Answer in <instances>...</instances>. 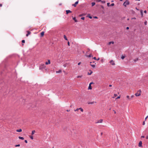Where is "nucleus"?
Listing matches in <instances>:
<instances>
[{"instance_id": "f257e3e1", "label": "nucleus", "mask_w": 148, "mask_h": 148, "mask_svg": "<svg viewBox=\"0 0 148 148\" xmlns=\"http://www.w3.org/2000/svg\"><path fill=\"white\" fill-rule=\"evenodd\" d=\"M141 94V90H138L137 92H136L135 94V95L136 97H138L140 96Z\"/></svg>"}, {"instance_id": "f03ea898", "label": "nucleus", "mask_w": 148, "mask_h": 148, "mask_svg": "<svg viewBox=\"0 0 148 148\" xmlns=\"http://www.w3.org/2000/svg\"><path fill=\"white\" fill-rule=\"evenodd\" d=\"M130 2H129L127 1L126 0L123 3V5L125 7H126L127 5H128L129 4Z\"/></svg>"}, {"instance_id": "7ed1b4c3", "label": "nucleus", "mask_w": 148, "mask_h": 148, "mask_svg": "<svg viewBox=\"0 0 148 148\" xmlns=\"http://www.w3.org/2000/svg\"><path fill=\"white\" fill-rule=\"evenodd\" d=\"M126 100L127 101H130L131 99L130 98V97L129 95H127L126 96Z\"/></svg>"}, {"instance_id": "20e7f679", "label": "nucleus", "mask_w": 148, "mask_h": 148, "mask_svg": "<svg viewBox=\"0 0 148 148\" xmlns=\"http://www.w3.org/2000/svg\"><path fill=\"white\" fill-rule=\"evenodd\" d=\"M110 63L112 65H114L115 64V63L114 62V61H113V60H111Z\"/></svg>"}, {"instance_id": "39448f33", "label": "nucleus", "mask_w": 148, "mask_h": 148, "mask_svg": "<svg viewBox=\"0 0 148 148\" xmlns=\"http://www.w3.org/2000/svg\"><path fill=\"white\" fill-rule=\"evenodd\" d=\"M79 1H77L74 4H73L72 5L74 6L75 7L76 6L77 4L78 3Z\"/></svg>"}, {"instance_id": "423d86ee", "label": "nucleus", "mask_w": 148, "mask_h": 148, "mask_svg": "<svg viewBox=\"0 0 148 148\" xmlns=\"http://www.w3.org/2000/svg\"><path fill=\"white\" fill-rule=\"evenodd\" d=\"M138 146L139 147H142V142L141 141H139V143H138Z\"/></svg>"}, {"instance_id": "0eeeda50", "label": "nucleus", "mask_w": 148, "mask_h": 148, "mask_svg": "<svg viewBox=\"0 0 148 148\" xmlns=\"http://www.w3.org/2000/svg\"><path fill=\"white\" fill-rule=\"evenodd\" d=\"M102 119H100L96 123H102L103 122Z\"/></svg>"}, {"instance_id": "6e6552de", "label": "nucleus", "mask_w": 148, "mask_h": 148, "mask_svg": "<svg viewBox=\"0 0 148 148\" xmlns=\"http://www.w3.org/2000/svg\"><path fill=\"white\" fill-rule=\"evenodd\" d=\"M46 65H48L50 64V60H48L47 62H46L45 63Z\"/></svg>"}, {"instance_id": "1a4fd4ad", "label": "nucleus", "mask_w": 148, "mask_h": 148, "mask_svg": "<svg viewBox=\"0 0 148 148\" xmlns=\"http://www.w3.org/2000/svg\"><path fill=\"white\" fill-rule=\"evenodd\" d=\"M66 14H68V13H71L72 12L70 10H66Z\"/></svg>"}, {"instance_id": "9d476101", "label": "nucleus", "mask_w": 148, "mask_h": 148, "mask_svg": "<svg viewBox=\"0 0 148 148\" xmlns=\"http://www.w3.org/2000/svg\"><path fill=\"white\" fill-rule=\"evenodd\" d=\"M27 34L26 35V36H28L31 33V32L29 31H27Z\"/></svg>"}, {"instance_id": "9b49d317", "label": "nucleus", "mask_w": 148, "mask_h": 148, "mask_svg": "<svg viewBox=\"0 0 148 148\" xmlns=\"http://www.w3.org/2000/svg\"><path fill=\"white\" fill-rule=\"evenodd\" d=\"M22 130L21 129H18V130H16V131L17 132H22Z\"/></svg>"}, {"instance_id": "f8f14e48", "label": "nucleus", "mask_w": 148, "mask_h": 148, "mask_svg": "<svg viewBox=\"0 0 148 148\" xmlns=\"http://www.w3.org/2000/svg\"><path fill=\"white\" fill-rule=\"evenodd\" d=\"M114 42L113 41L110 42L108 43V45H110L111 44H114Z\"/></svg>"}, {"instance_id": "ddd939ff", "label": "nucleus", "mask_w": 148, "mask_h": 148, "mask_svg": "<svg viewBox=\"0 0 148 148\" xmlns=\"http://www.w3.org/2000/svg\"><path fill=\"white\" fill-rule=\"evenodd\" d=\"M44 32H42L40 33V35L41 36H44Z\"/></svg>"}, {"instance_id": "4468645a", "label": "nucleus", "mask_w": 148, "mask_h": 148, "mask_svg": "<svg viewBox=\"0 0 148 148\" xmlns=\"http://www.w3.org/2000/svg\"><path fill=\"white\" fill-rule=\"evenodd\" d=\"M36 132L34 130L32 131V135H33Z\"/></svg>"}, {"instance_id": "2eb2a0df", "label": "nucleus", "mask_w": 148, "mask_h": 148, "mask_svg": "<svg viewBox=\"0 0 148 148\" xmlns=\"http://www.w3.org/2000/svg\"><path fill=\"white\" fill-rule=\"evenodd\" d=\"M94 102H95L92 101V102H89L88 103V104H93Z\"/></svg>"}, {"instance_id": "dca6fc26", "label": "nucleus", "mask_w": 148, "mask_h": 148, "mask_svg": "<svg viewBox=\"0 0 148 148\" xmlns=\"http://www.w3.org/2000/svg\"><path fill=\"white\" fill-rule=\"evenodd\" d=\"M73 19L75 21V22H77V20L76 19V18L75 17H73Z\"/></svg>"}, {"instance_id": "f3484780", "label": "nucleus", "mask_w": 148, "mask_h": 148, "mask_svg": "<svg viewBox=\"0 0 148 148\" xmlns=\"http://www.w3.org/2000/svg\"><path fill=\"white\" fill-rule=\"evenodd\" d=\"M79 110H80V111L82 112H83L84 111L83 109L82 108H79Z\"/></svg>"}, {"instance_id": "a211bd4d", "label": "nucleus", "mask_w": 148, "mask_h": 148, "mask_svg": "<svg viewBox=\"0 0 148 148\" xmlns=\"http://www.w3.org/2000/svg\"><path fill=\"white\" fill-rule=\"evenodd\" d=\"M88 89L89 90H91V89H92V88H91V85H89V87H88Z\"/></svg>"}, {"instance_id": "6ab92c4d", "label": "nucleus", "mask_w": 148, "mask_h": 148, "mask_svg": "<svg viewBox=\"0 0 148 148\" xmlns=\"http://www.w3.org/2000/svg\"><path fill=\"white\" fill-rule=\"evenodd\" d=\"M18 138L19 139H21V140H24V138L23 137H21V136H19L18 137Z\"/></svg>"}, {"instance_id": "aec40b11", "label": "nucleus", "mask_w": 148, "mask_h": 148, "mask_svg": "<svg viewBox=\"0 0 148 148\" xmlns=\"http://www.w3.org/2000/svg\"><path fill=\"white\" fill-rule=\"evenodd\" d=\"M61 72H62V71L60 70H59L58 71H57L56 72V73H61Z\"/></svg>"}, {"instance_id": "412c9836", "label": "nucleus", "mask_w": 148, "mask_h": 148, "mask_svg": "<svg viewBox=\"0 0 148 148\" xmlns=\"http://www.w3.org/2000/svg\"><path fill=\"white\" fill-rule=\"evenodd\" d=\"M138 58H136L134 59V60L135 62H136V61H138Z\"/></svg>"}, {"instance_id": "4be33fe9", "label": "nucleus", "mask_w": 148, "mask_h": 148, "mask_svg": "<svg viewBox=\"0 0 148 148\" xmlns=\"http://www.w3.org/2000/svg\"><path fill=\"white\" fill-rule=\"evenodd\" d=\"M64 38L65 40H68L66 36L65 35H64Z\"/></svg>"}, {"instance_id": "5701e85b", "label": "nucleus", "mask_w": 148, "mask_h": 148, "mask_svg": "<svg viewBox=\"0 0 148 148\" xmlns=\"http://www.w3.org/2000/svg\"><path fill=\"white\" fill-rule=\"evenodd\" d=\"M92 6H93L95 5V3L94 2H92L91 3Z\"/></svg>"}, {"instance_id": "b1692460", "label": "nucleus", "mask_w": 148, "mask_h": 148, "mask_svg": "<svg viewBox=\"0 0 148 148\" xmlns=\"http://www.w3.org/2000/svg\"><path fill=\"white\" fill-rule=\"evenodd\" d=\"M90 73H88V75H91L92 73V71H91L90 70Z\"/></svg>"}, {"instance_id": "393cba45", "label": "nucleus", "mask_w": 148, "mask_h": 148, "mask_svg": "<svg viewBox=\"0 0 148 148\" xmlns=\"http://www.w3.org/2000/svg\"><path fill=\"white\" fill-rule=\"evenodd\" d=\"M134 97V96L133 95H132L130 97V98L131 99V100Z\"/></svg>"}, {"instance_id": "a878e982", "label": "nucleus", "mask_w": 148, "mask_h": 148, "mask_svg": "<svg viewBox=\"0 0 148 148\" xmlns=\"http://www.w3.org/2000/svg\"><path fill=\"white\" fill-rule=\"evenodd\" d=\"M117 96V94H114V96L112 97L113 98H114L115 97H116Z\"/></svg>"}, {"instance_id": "bb28decb", "label": "nucleus", "mask_w": 148, "mask_h": 148, "mask_svg": "<svg viewBox=\"0 0 148 148\" xmlns=\"http://www.w3.org/2000/svg\"><path fill=\"white\" fill-rule=\"evenodd\" d=\"M125 58V56H122L121 57V58L122 59H123Z\"/></svg>"}, {"instance_id": "cd10ccee", "label": "nucleus", "mask_w": 148, "mask_h": 148, "mask_svg": "<svg viewBox=\"0 0 148 148\" xmlns=\"http://www.w3.org/2000/svg\"><path fill=\"white\" fill-rule=\"evenodd\" d=\"M29 137L32 140H33V136H29Z\"/></svg>"}, {"instance_id": "c85d7f7f", "label": "nucleus", "mask_w": 148, "mask_h": 148, "mask_svg": "<svg viewBox=\"0 0 148 148\" xmlns=\"http://www.w3.org/2000/svg\"><path fill=\"white\" fill-rule=\"evenodd\" d=\"M41 66H42V68H44L45 67V66L44 64L42 65Z\"/></svg>"}, {"instance_id": "c756f323", "label": "nucleus", "mask_w": 148, "mask_h": 148, "mask_svg": "<svg viewBox=\"0 0 148 148\" xmlns=\"http://www.w3.org/2000/svg\"><path fill=\"white\" fill-rule=\"evenodd\" d=\"M79 110V108H78L76 110H74L76 112V111H78Z\"/></svg>"}, {"instance_id": "7c9ffc66", "label": "nucleus", "mask_w": 148, "mask_h": 148, "mask_svg": "<svg viewBox=\"0 0 148 148\" xmlns=\"http://www.w3.org/2000/svg\"><path fill=\"white\" fill-rule=\"evenodd\" d=\"M140 13H141V14L142 15V16H143V11L142 10H141L140 11Z\"/></svg>"}, {"instance_id": "2f4dec72", "label": "nucleus", "mask_w": 148, "mask_h": 148, "mask_svg": "<svg viewBox=\"0 0 148 148\" xmlns=\"http://www.w3.org/2000/svg\"><path fill=\"white\" fill-rule=\"evenodd\" d=\"M20 146V144H18V145H15V147H19Z\"/></svg>"}, {"instance_id": "473e14b6", "label": "nucleus", "mask_w": 148, "mask_h": 148, "mask_svg": "<svg viewBox=\"0 0 148 148\" xmlns=\"http://www.w3.org/2000/svg\"><path fill=\"white\" fill-rule=\"evenodd\" d=\"M88 57H92V54H90L88 56Z\"/></svg>"}, {"instance_id": "72a5a7b5", "label": "nucleus", "mask_w": 148, "mask_h": 148, "mask_svg": "<svg viewBox=\"0 0 148 148\" xmlns=\"http://www.w3.org/2000/svg\"><path fill=\"white\" fill-rule=\"evenodd\" d=\"M101 2L102 3H105V2H106L105 1H101Z\"/></svg>"}, {"instance_id": "f704fd0d", "label": "nucleus", "mask_w": 148, "mask_h": 148, "mask_svg": "<svg viewBox=\"0 0 148 148\" xmlns=\"http://www.w3.org/2000/svg\"><path fill=\"white\" fill-rule=\"evenodd\" d=\"M114 3H112L110 5V6H114Z\"/></svg>"}, {"instance_id": "c9c22d12", "label": "nucleus", "mask_w": 148, "mask_h": 148, "mask_svg": "<svg viewBox=\"0 0 148 148\" xmlns=\"http://www.w3.org/2000/svg\"><path fill=\"white\" fill-rule=\"evenodd\" d=\"M147 21H145V22H144V24H145V25H147Z\"/></svg>"}, {"instance_id": "e433bc0d", "label": "nucleus", "mask_w": 148, "mask_h": 148, "mask_svg": "<svg viewBox=\"0 0 148 148\" xmlns=\"http://www.w3.org/2000/svg\"><path fill=\"white\" fill-rule=\"evenodd\" d=\"M82 77V76H77V78H81Z\"/></svg>"}, {"instance_id": "4c0bfd02", "label": "nucleus", "mask_w": 148, "mask_h": 148, "mask_svg": "<svg viewBox=\"0 0 148 148\" xmlns=\"http://www.w3.org/2000/svg\"><path fill=\"white\" fill-rule=\"evenodd\" d=\"M87 16V17H88L89 18H90V19H91V18H92V17L91 16Z\"/></svg>"}, {"instance_id": "58836bf2", "label": "nucleus", "mask_w": 148, "mask_h": 148, "mask_svg": "<svg viewBox=\"0 0 148 148\" xmlns=\"http://www.w3.org/2000/svg\"><path fill=\"white\" fill-rule=\"evenodd\" d=\"M110 3H107V6H110Z\"/></svg>"}, {"instance_id": "ea45409f", "label": "nucleus", "mask_w": 148, "mask_h": 148, "mask_svg": "<svg viewBox=\"0 0 148 148\" xmlns=\"http://www.w3.org/2000/svg\"><path fill=\"white\" fill-rule=\"evenodd\" d=\"M120 95L119 96H118L116 98V99H120Z\"/></svg>"}, {"instance_id": "a19ab883", "label": "nucleus", "mask_w": 148, "mask_h": 148, "mask_svg": "<svg viewBox=\"0 0 148 148\" xmlns=\"http://www.w3.org/2000/svg\"><path fill=\"white\" fill-rule=\"evenodd\" d=\"M22 43H24L25 42V41L24 40H23L22 41Z\"/></svg>"}, {"instance_id": "79ce46f5", "label": "nucleus", "mask_w": 148, "mask_h": 148, "mask_svg": "<svg viewBox=\"0 0 148 148\" xmlns=\"http://www.w3.org/2000/svg\"><path fill=\"white\" fill-rule=\"evenodd\" d=\"M96 1L97 2H99L101 1V0H96Z\"/></svg>"}, {"instance_id": "37998d69", "label": "nucleus", "mask_w": 148, "mask_h": 148, "mask_svg": "<svg viewBox=\"0 0 148 148\" xmlns=\"http://www.w3.org/2000/svg\"><path fill=\"white\" fill-rule=\"evenodd\" d=\"M148 116H147L145 119V121H146V119L148 118Z\"/></svg>"}, {"instance_id": "c03bdc74", "label": "nucleus", "mask_w": 148, "mask_h": 148, "mask_svg": "<svg viewBox=\"0 0 148 148\" xmlns=\"http://www.w3.org/2000/svg\"><path fill=\"white\" fill-rule=\"evenodd\" d=\"M67 44L68 46H70V42L69 41L68 42Z\"/></svg>"}, {"instance_id": "a18cd8bd", "label": "nucleus", "mask_w": 148, "mask_h": 148, "mask_svg": "<svg viewBox=\"0 0 148 148\" xmlns=\"http://www.w3.org/2000/svg\"><path fill=\"white\" fill-rule=\"evenodd\" d=\"M145 124V121H144L143 122V125H144Z\"/></svg>"}, {"instance_id": "49530a36", "label": "nucleus", "mask_w": 148, "mask_h": 148, "mask_svg": "<svg viewBox=\"0 0 148 148\" xmlns=\"http://www.w3.org/2000/svg\"><path fill=\"white\" fill-rule=\"evenodd\" d=\"M84 19H85V18L84 17H82L81 18V19H82L83 20H84Z\"/></svg>"}, {"instance_id": "de8ad7c7", "label": "nucleus", "mask_w": 148, "mask_h": 148, "mask_svg": "<svg viewBox=\"0 0 148 148\" xmlns=\"http://www.w3.org/2000/svg\"><path fill=\"white\" fill-rule=\"evenodd\" d=\"M91 66L93 67H94L95 66V65H91Z\"/></svg>"}, {"instance_id": "09e8293b", "label": "nucleus", "mask_w": 148, "mask_h": 148, "mask_svg": "<svg viewBox=\"0 0 148 148\" xmlns=\"http://www.w3.org/2000/svg\"><path fill=\"white\" fill-rule=\"evenodd\" d=\"M66 64H64L63 65V66L64 67H66Z\"/></svg>"}, {"instance_id": "8fccbe9b", "label": "nucleus", "mask_w": 148, "mask_h": 148, "mask_svg": "<svg viewBox=\"0 0 148 148\" xmlns=\"http://www.w3.org/2000/svg\"><path fill=\"white\" fill-rule=\"evenodd\" d=\"M25 142L26 143H27V141L26 140H25Z\"/></svg>"}, {"instance_id": "3c124183", "label": "nucleus", "mask_w": 148, "mask_h": 148, "mask_svg": "<svg viewBox=\"0 0 148 148\" xmlns=\"http://www.w3.org/2000/svg\"><path fill=\"white\" fill-rule=\"evenodd\" d=\"M132 19H136V18H135V17H134V18H132Z\"/></svg>"}, {"instance_id": "603ef678", "label": "nucleus", "mask_w": 148, "mask_h": 148, "mask_svg": "<svg viewBox=\"0 0 148 148\" xmlns=\"http://www.w3.org/2000/svg\"><path fill=\"white\" fill-rule=\"evenodd\" d=\"M113 111L114 112V114H116V112L114 110H113Z\"/></svg>"}, {"instance_id": "864d4df0", "label": "nucleus", "mask_w": 148, "mask_h": 148, "mask_svg": "<svg viewBox=\"0 0 148 148\" xmlns=\"http://www.w3.org/2000/svg\"><path fill=\"white\" fill-rule=\"evenodd\" d=\"M84 15V14H81V15H80V16H83Z\"/></svg>"}, {"instance_id": "5fc2aeb1", "label": "nucleus", "mask_w": 148, "mask_h": 148, "mask_svg": "<svg viewBox=\"0 0 148 148\" xmlns=\"http://www.w3.org/2000/svg\"><path fill=\"white\" fill-rule=\"evenodd\" d=\"M93 84V83L92 82H91L89 84V85H91V84Z\"/></svg>"}, {"instance_id": "6e6d98bb", "label": "nucleus", "mask_w": 148, "mask_h": 148, "mask_svg": "<svg viewBox=\"0 0 148 148\" xmlns=\"http://www.w3.org/2000/svg\"><path fill=\"white\" fill-rule=\"evenodd\" d=\"M141 138H145V136H141Z\"/></svg>"}, {"instance_id": "4d7b16f0", "label": "nucleus", "mask_w": 148, "mask_h": 148, "mask_svg": "<svg viewBox=\"0 0 148 148\" xmlns=\"http://www.w3.org/2000/svg\"><path fill=\"white\" fill-rule=\"evenodd\" d=\"M144 12L145 13H147V11H146V10H145V11H144Z\"/></svg>"}, {"instance_id": "13d9d810", "label": "nucleus", "mask_w": 148, "mask_h": 148, "mask_svg": "<svg viewBox=\"0 0 148 148\" xmlns=\"http://www.w3.org/2000/svg\"><path fill=\"white\" fill-rule=\"evenodd\" d=\"M93 59L95 60H96V58L95 57H94V58H93Z\"/></svg>"}, {"instance_id": "bf43d9fd", "label": "nucleus", "mask_w": 148, "mask_h": 148, "mask_svg": "<svg viewBox=\"0 0 148 148\" xmlns=\"http://www.w3.org/2000/svg\"><path fill=\"white\" fill-rule=\"evenodd\" d=\"M101 8H103V9H104V7H103V6L101 5Z\"/></svg>"}, {"instance_id": "052dcab7", "label": "nucleus", "mask_w": 148, "mask_h": 148, "mask_svg": "<svg viewBox=\"0 0 148 148\" xmlns=\"http://www.w3.org/2000/svg\"><path fill=\"white\" fill-rule=\"evenodd\" d=\"M129 29V27H126V29Z\"/></svg>"}, {"instance_id": "680f3d73", "label": "nucleus", "mask_w": 148, "mask_h": 148, "mask_svg": "<svg viewBox=\"0 0 148 148\" xmlns=\"http://www.w3.org/2000/svg\"><path fill=\"white\" fill-rule=\"evenodd\" d=\"M80 64H81V62H79V63H78V65H80Z\"/></svg>"}, {"instance_id": "e2e57ef3", "label": "nucleus", "mask_w": 148, "mask_h": 148, "mask_svg": "<svg viewBox=\"0 0 148 148\" xmlns=\"http://www.w3.org/2000/svg\"><path fill=\"white\" fill-rule=\"evenodd\" d=\"M94 18H98L97 17V16H95V17H94Z\"/></svg>"}, {"instance_id": "0e129e2a", "label": "nucleus", "mask_w": 148, "mask_h": 148, "mask_svg": "<svg viewBox=\"0 0 148 148\" xmlns=\"http://www.w3.org/2000/svg\"><path fill=\"white\" fill-rule=\"evenodd\" d=\"M146 138L147 139H148V136H147L146 137Z\"/></svg>"}, {"instance_id": "69168bd1", "label": "nucleus", "mask_w": 148, "mask_h": 148, "mask_svg": "<svg viewBox=\"0 0 148 148\" xmlns=\"http://www.w3.org/2000/svg\"><path fill=\"white\" fill-rule=\"evenodd\" d=\"M109 87H112V85H111V84L109 85Z\"/></svg>"}, {"instance_id": "338daca9", "label": "nucleus", "mask_w": 148, "mask_h": 148, "mask_svg": "<svg viewBox=\"0 0 148 148\" xmlns=\"http://www.w3.org/2000/svg\"><path fill=\"white\" fill-rule=\"evenodd\" d=\"M99 59H100V58H98L96 60H99Z\"/></svg>"}, {"instance_id": "774afa93", "label": "nucleus", "mask_w": 148, "mask_h": 148, "mask_svg": "<svg viewBox=\"0 0 148 148\" xmlns=\"http://www.w3.org/2000/svg\"><path fill=\"white\" fill-rule=\"evenodd\" d=\"M70 111V110H66V111H67V112H69V111Z\"/></svg>"}]
</instances>
